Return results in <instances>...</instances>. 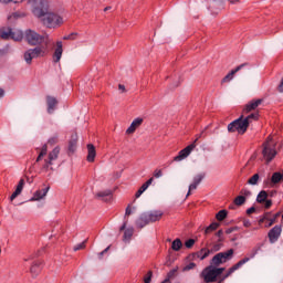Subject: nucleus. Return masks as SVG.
I'll list each match as a JSON object with an SVG mask.
<instances>
[{"label":"nucleus","mask_w":283,"mask_h":283,"mask_svg":"<svg viewBox=\"0 0 283 283\" xmlns=\"http://www.w3.org/2000/svg\"><path fill=\"white\" fill-rule=\"evenodd\" d=\"M23 36H25V33L23 34V31L17 30V29H14V30L11 29V39L13 41H23Z\"/></svg>","instance_id":"24"},{"label":"nucleus","mask_w":283,"mask_h":283,"mask_svg":"<svg viewBox=\"0 0 283 283\" xmlns=\"http://www.w3.org/2000/svg\"><path fill=\"white\" fill-rule=\"evenodd\" d=\"M114 192L112 190H104L95 193L97 200H103V202H109L113 198Z\"/></svg>","instance_id":"13"},{"label":"nucleus","mask_w":283,"mask_h":283,"mask_svg":"<svg viewBox=\"0 0 283 283\" xmlns=\"http://www.w3.org/2000/svg\"><path fill=\"white\" fill-rule=\"evenodd\" d=\"M247 202V197L244 196H238L234 199V205H237V207H242V205H244Z\"/></svg>","instance_id":"36"},{"label":"nucleus","mask_w":283,"mask_h":283,"mask_svg":"<svg viewBox=\"0 0 283 283\" xmlns=\"http://www.w3.org/2000/svg\"><path fill=\"white\" fill-rule=\"evenodd\" d=\"M264 202H265V203H264V208H265V209H271V207H272V205H273V201H272V200H265Z\"/></svg>","instance_id":"52"},{"label":"nucleus","mask_w":283,"mask_h":283,"mask_svg":"<svg viewBox=\"0 0 283 283\" xmlns=\"http://www.w3.org/2000/svg\"><path fill=\"white\" fill-rule=\"evenodd\" d=\"M132 235H134V228H128L124 232V240H132Z\"/></svg>","instance_id":"37"},{"label":"nucleus","mask_w":283,"mask_h":283,"mask_svg":"<svg viewBox=\"0 0 283 283\" xmlns=\"http://www.w3.org/2000/svg\"><path fill=\"white\" fill-rule=\"evenodd\" d=\"M221 244H214L213 247H212V251H220V249H221Z\"/></svg>","instance_id":"59"},{"label":"nucleus","mask_w":283,"mask_h":283,"mask_svg":"<svg viewBox=\"0 0 283 283\" xmlns=\"http://www.w3.org/2000/svg\"><path fill=\"white\" fill-rule=\"evenodd\" d=\"M48 191H50V186L44 188L43 190H36L33 193V197L30 199V202H36L39 200H43L48 196Z\"/></svg>","instance_id":"14"},{"label":"nucleus","mask_w":283,"mask_h":283,"mask_svg":"<svg viewBox=\"0 0 283 283\" xmlns=\"http://www.w3.org/2000/svg\"><path fill=\"white\" fill-rule=\"evenodd\" d=\"M147 189H148L147 186H145V184H143V186L136 192L135 197L140 198V196H143V193H145V191H147Z\"/></svg>","instance_id":"42"},{"label":"nucleus","mask_w":283,"mask_h":283,"mask_svg":"<svg viewBox=\"0 0 283 283\" xmlns=\"http://www.w3.org/2000/svg\"><path fill=\"white\" fill-rule=\"evenodd\" d=\"M78 143V135L77 134H73L71 136V139L69 142V151L71 154H74L76 151V145Z\"/></svg>","instance_id":"22"},{"label":"nucleus","mask_w":283,"mask_h":283,"mask_svg":"<svg viewBox=\"0 0 283 283\" xmlns=\"http://www.w3.org/2000/svg\"><path fill=\"white\" fill-rule=\"evenodd\" d=\"M244 67H249V63H243L239 66H237L234 70H232L231 72H229L221 81V83H231V81H233V77L235 76V74H238V72H240L241 70H244Z\"/></svg>","instance_id":"10"},{"label":"nucleus","mask_w":283,"mask_h":283,"mask_svg":"<svg viewBox=\"0 0 283 283\" xmlns=\"http://www.w3.org/2000/svg\"><path fill=\"white\" fill-rule=\"evenodd\" d=\"M196 149V143L190 144L186 148L179 151V154L174 158L175 163H180V160H185L188 156Z\"/></svg>","instance_id":"9"},{"label":"nucleus","mask_w":283,"mask_h":283,"mask_svg":"<svg viewBox=\"0 0 283 283\" xmlns=\"http://www.w3.org/2000/svg\"><path fill=\"white\" fill-rule=\"evenodd\" d=\"M132 213V206H127L124 214V220H127V217Z\"/></svg>","instance_id":"49"},{"label":"nucleus","mask_w":283,"mask_h":283,"mask_svg":"<svg viewBox=\"0 0 283 283\" xmlns=\"http://www.w3.org/2000/svg\"><path fill=\"white\" fill-rule=\"evenodd\" d=\"M222 273H224V268H216L213 265H209L202 270L200 277L205 283H213L218 282V277L219 275H222Z\"/></svg>","instance_id":"4"},{"label":"nucleus","mask_w":283,"mask_h":283,"mask_svg":"<svg viewBox=\"0 0 283 283\" xmlns=\"http://www.w3.org/2000/svg\"><path fill=\"white\" fill-rule=\"evenodd\" d=\"M30 6H32L34 17L40 19L46 28H56L63 23V18L50 11L45 0H30Z\"/></svg>","instance_id":"1"},{"label":"nucleus","mask_w":283,"mask_h":283,"mask_svg":"<svg viewBox=\"0 0 283 283\" xmlns=\"http://www.w3.org/2000/svg\"><path fill=\"white\" fill-rule=\"evenodd\" d=\"M220 264H224L222 261V256H220V253L216 254L211 261H210V266H214L216 269H218V266H220Z\"/></svg>","instance_id":"25"},{"label":"nucleus","mask_w":283,"mask_h":283,"mask_svg":"<svg viewBox=\"0 0 283 283\" xmlns=\"http://www.w3.org/2000/svg\"><path fill=\"white\" fill-rule=\"evenodd\" d=\"M205 174H199L197 176L193 177V182L195 185H200V182H202V180H205Z\"/></svg>","instance_id":"39"},{"label":"nucleus","mask_w":283,"mask_h":283,"mask_svg":"<svg viewBox=\"0 0 283 283\" xmlns=\"http://www.w3.org/2000/svg\"><path fill=\"white\" fill-rule=\"evenodd\" d=\"M143 117H137L135 118L130 126L126 129V134L130 135L134 134L136 132V129H138V127H140V125H143Z\"/></svg>","instance_id":"17"},{"label":"nucleus","mask_w":283,"mask_h":283,"mask_svg":"<svg viewBox=\"0 0 283 283\" xmlns=\"http://www.w3.org/2000/svg\"><path fill=\"white\" fill-rule=\"evenodd\" d=\"M218 227H220V223L212 222L209 227L206 228V230H205L206 235L211 233L212 231H216V229H218Z\"/></svg>","instance_id":"34"},{"label":"nucleus","mask_w":283,"mask_h":283,"mask_svg":"<svg viewBox=\"0 0 283 283\" xmlns=\"http://www.w3.org/2000/svg\"><path fill=\"white\" fill-rule=\"evenodd\" d=\"M176 273H178V268H175V269H172V270H170L169 272H168V279H166V280H171V277H176Z\"/></svg>","instance_id":"44"},{"label":"nucleus","mask_w":283,"mask_h":283,"mask_svg":"<svg viewBox=\"0 0 283 283\" xmlns=\"http://www.w3.org/2000/svg\"><path fill=\"white\" fill-rule=\"evenodd\" d=\"M24 17H28L25 11H15L8 19H24Z\"/></svg>","instance_id":"31"},{"label":"nucleus","mask_w":283,"mask_h":283,"mask_svg":"<svg viewBox=\"0 0 283 283\" xmlns=\"http://www.w3.org/2000/svg\"><path fill=\"white\" fill-rule=\"evenodd\" d=\"M223 231L222 230H219L217 233H216V235H217V238H219V242H222V235H223Z\"/></svg>","instance_id":"55"},{"label":"nucleus","mask_w":283,"mask_h":283,"mask_svg":"<svg viewBox=\"0 0 283 283\" xmlns=\"http://www.w3.org/2000/svg\"><path fill=\"white\" fill-rule=\"evenodd\" d=\"M241 193H242L243 197L245 196V198H249V196H251V190H249V189H242V190H241Z\"/></svg>","instance_id":"51"},{"label":"nucleus","mask_w":283,"mask_h":283,"mask_svg":"<svg viewBox=\"0 0 283 283\" xmlns=\"http://www.w3.org/2000/svg\"><path fill=\"white\" fill-rule=\"evenodd\" d=\"M153 176L154 178H163V169H155Z\"/></svg>","instance_id":"47"},{"label":"nucleus","mask_w":283,"mask_h":283,"mask_svg":"<svg viewBox=\"0 0 283 283\" xmlns=\"http://www.w3.org/2000/svg\"><path fill=\"white\" fill-rule=\"evenodd\" d=\"M127 229V220L124 221L123 226L119 228V231H125Z\"/></svg>","instance_id":"62"},{"label":"nucleus","mask_w":283,"mask_h":283,"mask_svg":"<svg viewBox=\"0 0 283 283\" xmlns=\"http://www.w3.org/2000/svg\"><path fill=\"white\" fill-rule=\"evenodd\" d=\"M23 187H25V180L20 179L14 192L11 195L10 200H14L18 196H21V192L23 191Z\"/></svg>","instance_id":"21"},{"label":"nucleus","mask_w":283,"mask_h":283,"mask_svg":"<svg viewBox=\"0 0 283 283\" xmlns=\"http://www.w3.org/2000/svg\"><path fill=\"white\" fill-rule=\"evenodd\" d=\"M227 216H229V212L227 210H220L216 214V219L219 220V222H222V220H224L227 218Z\"/></svg>","instance_id":"33"},{"label":"nucleus","mask_w":283,"mask_h":283,"mask_svg":"<svg viewBox=\"0 0 283 283\" xmlns=\"http://www.w3.org/2000/svg\"><path fill=\"white\" fill-rule=\"evenodd\" d=\"M63 56V42L57 41L56 42V49L53 54V62L59 63L61 61V57Z\"/></svg>","instance_id":"18"},{"label":"nucleus","mask_w":283,"mask_h":283,"mask_svg":"<svg viewBox=\"0 0 283 283\" xmlns=\"http://www.w3.org/2000/svg\"><path fill=\"white\" fill-rule=\"evenodd\" d=\"M277 90H279V92L282 94L283 93V77H282V80H281V83L279 84V86H277Z\"/></svg>","instance_id":"58"},{"label":"nucleus","mask_w":283,"mask_h":283,"mask_svg":"<svg viewBox=\"0 0 283 283\" xmlns=\"http://www.w3.org/2000/svg\"><path fill=\"white\" fill-rule=\"evenodd\" d=\"M260 251V248H254L249 254L248 256L243 258L242 260H240L238 263H235L232 268H230L228 270V272L223 275L222 279H220L218 282L222 283L224 282V280H227V277H230L231 274L235 273V271H238V269H240L241 266H244V264H247V262H249L250 260H253V258L255 255H258V252Z\"/></svg>","instance_id":"6"},{"label":"nucleus","mask_w":283,"mask_h":283,"mask_svg":"<svg viewBox=\"0 0 283 283\" xmlns=\"http://www.w3.org/2000/svg\"><path fill=\"white\" fill-rule=\"evenodd\" d=\"M196 255L197 258H199V260H206V258H209V255H211V250L203 248L199 252H197Z\"/></svg>","instance_id":"28"},{"label":"nucleus","mask_w":283,"mask_h":283,"mask_svg":"<svg viewBox=\"0 0 283 283\" xmlns=\"http://www.w3.org/2000/svg\"><path fill=\"white\" fill-rule=\"evenodd\" d=\"M260 180V175L255 174L253 175L249 180L248 185H258V181Z\"/></svg>","instance_id":"38"},{"label":"nucleus","mask_w":283,"mask_h":283,"mask_svg":"<svg viewBox=\"0 0 283 283\" xmlns=\"http://www.w3.org/2000/svg\"><path fill=\"white\" fill-rule=\"evenodd\" d=\"M24 41H27L29 45H42V43H44V45L48 46L52 40H50V35L48 34L41 35L32 29H27L24 31Z\"/></svg>","instance_id":"3"},{"label":"nucleus","mask_w":283,"mask_h":283,"mask_svg":"<svg viewBox=\"0 0 283 283\" xmlns=\"http://www.w3.org/2000/svg\"><path fill=\"white\" fill-rule=\"evenodd\" d=\"M76 36H78V33L73 32V33H71V34H69V35H64V36H63V40H64V41H75V40H76Z\"/></svg>","instance_id":"40"},{"label":"nucleus","mask_w":283,"mask_h":283,"mask_svg":"<svg viewBox=\"0 0 283 283\" xmlns=\"http://www.w3.org/2000/svg\"><path fill=\"white\" fill-rule=\"evenodd\" d=\"M59 143V135H54L49 139V145H56Z\"/></svg>","instance_id":"46"},{"label":"nucleus","mask_w":283,"mask_h":283,"mask_svg":"<svg viewBox=\"0 0 283 283\" xmlns=\"http://www.w3.org/2000/svg\"><path fill=\"white\" fill-rule=\"evenodd\" d=\"M46 105H48V113L54 114V109H56V105H59V101L54 96H46Z\"/></svg>","instance_id":"16"},{"label":"nucleus","mask_w":283,"mask_h":283,"mask_svg":"<svg viewBox=\"0 0 283 283\" xmlns=\"http://www.w3.org/2000/svg\"><path fill=\"white\" fill-rule=\"evenodd\" d=\"M219 255L221 256V260L224 264L228 260H231L233 258V249H230L226 252H220Z\"/></svg>","instance_id":"26"},{"label":"nucleus","mask_w":283,"mask_h":283,"mask_svg":"<svg viewBox=\"0 0 283 283\" xmlns=\"http://www.w3.org/2000/svg\"><path fill=\"white\" fill-rule=\"evenodd\" d=\"M151 223L149 221V214L147 212H144L140 214V217L136 220V227L138 229H144V227H147V224Z\"/></svg>","instance_id":"15"},{"label":"nucleus","mask_w":283,"mask_h":283,"mask_svg":"<svg viewBox=\"0 0 283 283\" xmlns=\"http://www.w3.org/2000/svg\"><path fill=\"white\" fill-rule=\"evenodd\" d=\"M243 227H247V228L251 227V221L247 219L243 220Z\"/></svg>","instance_id":"61"},{"label":"nucleus","mask_w":283,"mask_h":283,"mask_svg":"<svg viewBox=\"0 0 283 283\" xmlns=\"http://www.w3.org/2000/svg\"><path fill=\"white\" fill-rule=\"evenodd\" d=\"M196 244V241L193 239H189L185 242L186 249H191Z\"/></svg>","instance_id":"45"},{"label":"nucleus","mask_w":283,"mask_h":283,"mask_svg":"<svg viewBox=\"0 0 283 283\" xmlns=\"http://www.w3.org/2000/svg\"><path fill=\"white\" fill-rule=\"evenodd\" d=\"M280 235H282V228L280 226H275L274 228H272L269 232V239L271 244L277 242Z\"/></svg>","instance_id":"11"},{"label":"nucleus","mask_w":283,"mask_h":283,"mask_svg":"<svg viewBox=\"0 0 283 283\" xmlns=\"http://www.w3.org/2000/svg\"><path fill=\"white\" fill-rule=\"evenodd\" d=\"M196 266V263L191 262L188 265H186L182 271L187 272V271H191L193 268Z\"/></svg>","instance_id":"48"},{"label":"nucleus","mask_w":283,"mask_h":283,"mask_svg":"<svg viewBox=\"0 0 283 283\" xmlns=\"http://www.w3.org/2000/svg\"><path fill=\"white\" fill-rule=\"evenodd\" d=\"M202 136H205V130H202L199 135H197V138L195 139V145L196 143H198L199 138H202Z\"/></svg>","instance_id":"57"},{"label":"nucleus","mask_w":283,"mask_h":283,"mask_svg":"<svg viewBox=\"0 0 283 283\" xmlns=\"http://www.w3.org/2000/svg\"><path fill=\"white\" fill-rule=\"evenodd\" d=\"M151 277H154V272L148 271V273L144 277V283H151Z\"/></svg>","instance_id":"43"},{"label":"nucleus","mask_w":283,"mask_h":283,"mask_svg":"<svg viewBox=\"0 0 283 283\" xmlns=\"http://www.w3.org/2000/svg\"><path fill=\"white\" fill-rule=\"evenodd\" d=\"M282 179H283V175H281L280 172H274L271 178L273 185H277V182H281Z\"/></svg>","instance_id":"35"},{"label":"nucleus","mask_w":283,"mask_h":283,"mask_svg":"<svg viewBox=\"0 0 283 283\" xmlns=\"http://www.w3.org/2000/svg\"><path fill=\"white\" fill-rule=\"evenodd\" d=\"M48 156V144H44L41 148V151L35 160V163H41L43 160V157Z\"/></svg>","instance_id":"30"},{"label":"nucleus","mask_w":283,"mask_h":283,"mask_svg":"<svg viewBox=\"0 0 283 283\" xmlns=\"http://www.w3.org/2000/svg\"><path fill=\"white\" fill-rule=\"evenodd\" d=\"M94 158H96V147L93 144L87 145V163H94Z\"/></svg>","instance_id":"20"},{"label":"nucleus","mask_w":283,"mask_h":283,"mask_svg":"<svg viewBox=\"0 0 283 283\" xmlns=\"http://www.w3.org/2000/svg\"><path fill=\"white\" fill-rule=\"evenodd\" d=\"M0 36L4 40H10L12 38V29L3 28L0 30Z\"/></svg>","instance_id":"27"},{"label":"nucleus","mask_w":283,"mask_h":283,"mask_svg":"<svg viewBox=\"0 0 283 283\" xmlns=\"http://www.w3.org/2000/svg\"><path fill=\"white\" fill-rule=\"evenodd\" d=\"M86 244H87V240H84L82 243L74 245L73 251H81L85 249Z\"/></svg>","instance_id":"41"},{"label":"nucleus","mask_w":283,"mask_h":283,"mask_svg":"<svg viewBox=\"0 0 283 283\" xmlns=\"http://www.w3.org/2000/svg\"><path fill=\"white\" fill-rule=\"evenodd\" d=\"M111 247L108 245L105 250H103L102 252L98 253V260H103V255H105V253H107V251H109Z\"/></svg>","instance_id":"50"},{"label":"nucleus","mask_w":283,"mask_h":283,"mask_svg":"<svg viewBox=\"0 0 283 283\" xmlns=\"http://www.w3.org/2000/svg\"><path fill=\"white\" fill-rule=\"evenodd\" d=\"M148 213V219L150 222H158V220H160V218H163V211L160 210H154V211H149Z\"/></svg>","instance_id":"23"},{"label":"nucleus","mask_w":283,"mask_h":283,"mask_svg":"<svg viewBox=\"0 0 283 283\" xmlns=\"http://www.w3.org/2000/svg\"><path fill=\"white\" fill-rule=\"evenodd\" d=\"M189 189L192 191L193 189H198V184H195L192 182L190 186H189Z\"/></svg>","instance_id":"63"},{"label":"nucleus","mask_w":283,"mask_h":283,"mask_svg":"<svg viewBox=\"0 0 283 283\" xmlns=\"http://www.w3.org/2000/svg\"><path fill=\"white\" fill-rule=\"evenodd\" d=\"M171 249L172 251H180V249H182V241H180V239L172 241Z\"/></svg>","instance_id":"32"},{"label":"nucleus","mask_w":283,"mask_h":283,"mask_svg":"<svg viewBox=\"0 0 283 283\" xmlns=\"http://www.w3.org/2000/svg\"><path fill=\"white\" fill-rule=\"evenodd\" d=\"M266 198H269V192H266V190H262L256 197V202H259V205H264V202H266Z\"/></svg>","instance_id":"29"},{"label":"nucleus","mask_w":283,"mask_h":283,"mask_svg":"<svg viewBox=\"0 0 283 283\" xmlns=\"http://www.w3.org/2000/svg\"><path fill=\"white\" fill-rule=\"evenodd\" d=\"M262 156L265 163H271L275 156H277V150L275 149L276 144L273 142V137L269 136L262 145Z\"/></svg>","instance_id":"5"},{"label":"nucleus","mask_w":283,"mask_h":283,"mask_svg":"<svg viewBox=\"0 0 283 283\" xmlns=\"http://www.w3.org/2000/svg\"><path fill=\"white\" fill-rule=\"evenodd\" d=\"M238 228H229L226 230V233L229 235L231 233H233V231H235Z\"/></svg>","instance_id":"60"},{"label":"nucleus","mask_w":283,"mask_h":283,"mask_svg":"<svg viewBox=\"0 0 283 283\" xmlns=\"http://www.w3.org/2000/svg\"><path fill=\"white\" fill-rule=\"evenodd\" d=\"M118 90H120V92H123V93L127 92V90L125 88V85H123V84L118 85Z\"/></svg>","instance_id":"64"},{"label":"nucleus","mask_w":283,"mask_h":283,"mask_svg":"<svg viewBox=\"0 0 283 283\" xmlns=\"http://www.w3.org/2000/svg\"><path fill=\"white\" fill-rule=\"evenodd\" d=\"M43 269V262L35 261L30 269V273L32 277H38L39 273H41V270Z\"/></svg>","instance_id":"19"},{"label":"nucleus","mask_w":283,"mask_h":283,"mask_svg":"<svg viewBox=\"0 0 283 283\" xmlns=\"http://www.w3.org/2000/svg\"><path fill=\"white\" fill-rule=\"evenodd\" d=\"M248 216H251V213H255V207H251L247 210Z\"/></svg>","instance_id":"56"},{"label":"nucleus","mask_w":283,"mask_h":283,"mask_svg":"<svg viewBox=\"0 0 283 283\" xmlns=\"http://www.w3.org/2000/svg\"><path fill=\"white\" fill-rule=\"evenodd\" d=\"M59 154H61V148L59 146L53 148V150L49 153L48 158L44 159L42 171H48L49 169H51V171H54L52 165H54V160H59Z\"/></svg>","instance_id":"8"},{"label":"nucleus","mask_w":283,"mask_h":283,"mask_svg":"<svg viewBox=\"0 0 283 283\" xmlns=\"http://www.w3.org/2000/svg\"><path fill=\"white\" fill-rule=\"evenodd\" d=\"M260 118V114L252 113L244 118V115H241L238 119L231 122L228 125V132H238V134H247V129H249V124L253 123V120H258Z\"/></svg>","instance_id":"2"},{"label":"nucleus","mask_w":283,"mask_h":283,"mask_svg":"<svg viewBox=\"0 0 283 283\" xmlns=\"http://www.w3.org/2000/svg\"><path fill=\"white\" fill-rule=\"evenodd\" d=\"M262 101L263 99H252L243 108V114H249L250 112L258 109V107L262 105Z\"/></svg>","instance_id":"12"},{"label":"nucleus","mask_w":283,"mask_h":283,"mask_svg":"<svg viewBox=\"0 0 283 283\" xmlns=\"http://www.w3.org/2000/svg\"><path fill=\"white\" fill-rule=\"evenodd\" d=\"M180 86V80H178L177 82L172 83L170 85V90H176V87H179Z\"/></svg>","instance_id":"54"},{"label":"nucleus","mask_w":283,"mask_h":283,"mask_svg":"<svg viewBox=\"0 0 283 283\" xmlns=\"http://www.w3.org/2000/svg\"><path fill=\"white\" fill-rule=\"evenodd\" d=\"M153 182H154V177L149 178V179L144 184V186H146V188L149 189V187H150V185H153Z\"/></svg>","instance_id":"53"},{"label":"nucleus","mask_w":283,"mask_h":283,"mask_svg":"<svg viewBox=\"0 0 283 283\" xmlns=\"http://www.w3.org/2000/svg\"><path fill=\"white\" fill-rule=\"evenodd\" d=\"M48 50V46L41 45V46H36L34 49H29L25 53H24V61L25 63H28V65H30L32 63V59H39V56H45V52Z\"/></svg>","instance_id":"7"}]
</instances>
